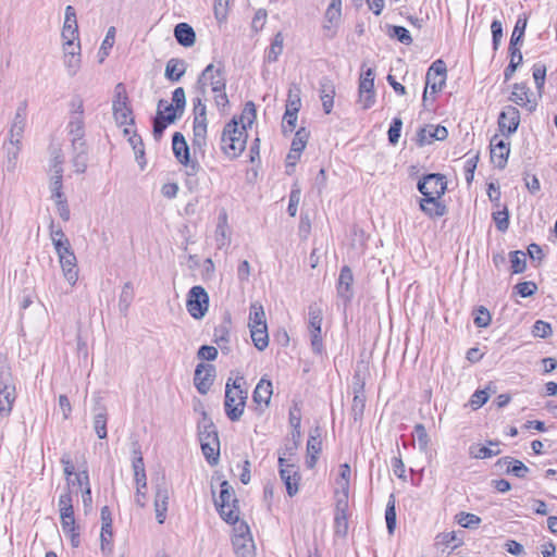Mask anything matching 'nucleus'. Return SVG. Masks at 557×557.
Instances as JSON below:
<instances>
[{
	"mask_svg": "<svg viewBox=\"0 0 557 557\" xmlns=\"http://www.w3.org/2000/svg\"><path fill=\"white\" fill-rule=\"evenodd\" d=\"M530 88L525 84H513L511 95L509 96V101L525 108L528 111L532 112L536 108V102L530 99Z\"/></svg>",
	"mask_w": 557,
	"mask_h": 557,
	"instance_id": "4be33fe9",
	"label": "nucleus"
},
{
	"mask_svg": "<svg viewBox=\"0 0 557 557\" xmlns=\"http://www.w3.org/2000/svg\"><path fill=\"white\" fill-rule=\"evenodd\" d=\"M59 511L62 531H71L72 524H75L73 506L59 508Z\"/></svg>",
	"mask_w": 557,
	"mask_h": 557,
	"instance_id": "bf43d9fd",
	"label": "nucleus"
},
{
	"mask_svg": "<svg viewBox=\"0 0 557 557\" xmlns=\"http://www.w3.org/2000/svg\"><path fill=\"white\" fill-rule=\"evenodd\" d=\"M245 380L243 376H237L232 383L227 381L225 386V400L224 408L227 418L231 421H238L246 406L248 393L243 388Z\"/></svg>",
	"mask_w": 557,
	"mask_h": 557,
	"instance_id": "f257e3e1",
	"label": "nucleus"
},
{
	"mask_svg": "<svg viewBox=\"0 0 557 557\" xmlns=\"http://www.w3.org/2000/svg\"><path fill=\"white\" fill-rule=\"evenodd\" d=\"M134 299V290L131 282H126L123 285L120 299H119V309L120 312L126 314L132 301Z\"/></svg>",
	"mask_w": 557,
	"mask_h": 557,
	"instance_id": "a18cd8bd",
	"label": "nucleus"
},
{
	"mask_svg": "<svg viewBox=\"0 0 557 557\" xmlns=\"http://www.w3.org/2000/svg\"><path fill=\"white\" fill-rule=\"evenodd\" d=\"M66 282L74 286L78 280L77 259L71 246L55 251Z\"/></svg>",
	"mask_w": 557,
	"mask_h": 557,
	"instance_id": "f8f14e48",
	"label": "nucleus"
},
{
	"mask_svg": "<svg viewBox=\"0 0 557 557\" xmlns=\"http://www.w3.org/2000/svg\"><path fill=\"white\" fill-rule=\"evenodd\" d=\"M170 498V486L164 476L156 485L154 492V511L157 521L162 524L166 518L168 504Z\"/></svg>",
	"mask_w": 557,
	"mask_h": 557,
	"instance_id": "2eb2a0df",
	"label": "nucleus"
},
{
	"mask_svg": "<svg viewBox=\"0 0 557 557\" xmlns=\"http://www.w3.org/2000/svg\"><path fill=\"white\" fill-rule=\"evenodd\" d=\"M364 407H366V397H364L362 391H358V392H356V394L354 396L352 405H351V412H352L355 420H358L362 417Z\"/></svg>",
	"mask_w": 557,
	"mask_h": 557,
	"instance_id": "680f3d73",
	"label": "nucleus"
},
{
	"mask_svg": "<svg viewBox=\"0 0 557 557\" xmlns=\"http://www.w3.org/2000/svg\"><path fill=\"white\" fill-rule=\"evenodd\" d=\"M418 190L424 196L423 198L441 199L447 188L446 177L443 174L431 173L424 175L418 182Z\"/></svg>",
	"mask_w": 557,
	"mask_h": 557,
	"instance_id": "0eeeda50",
	"label": "nucleus"
},
{
	"mask_svg": "<svg viewBox=\"0 0 557 557\" xmlns=\"http://www.w3.org/2000/svg\"><path fill=\"white\" fill-rule=\"evenodd\" d=\"M16 398L15 385L9 370L0 371V416L8 417Z\"/></svg>",
	"mask_w": 557,
	"mask_h": 557,
	"instance_id": "423d86ee",
	"label": "nucleus"
},
{
	"mask_svg": "<svg viewBox=\"0 0 557 557\" xmlns=\"http://www.w3.org/2000/svg\"><path fill=\"white\" fill-rule=\"evenodd\" d=\"M500 454V450H493L490 447L482 446L480 444H473L469 447V455L472 458L485 459Z\"/></svg>",
	"mask_w": 557,
	"mask_h": 557,
	"instance_id": "8fccbe9b",
	"label": "nucleus"
},
{
	"mask_svg": "<svg viewBox=\"0 0 557 557\" xmlns=\"http://www.w3.org/2000/svg\"><path fill=\"white\" fill-rule=\"evenodd\" d=\"M413 436L418 442L419 449L426 451L429 448L430 437L423 424L418 423L414 425Z\"/></svg>",
	"mask_w": 557,
	"mask_h": 557,
	"instance_id": "13d9d810",
	"label": "nucleus"
},
{
	"mask_svg": "<svg viewBox=\"0 0 557 557\" xmlns=\"http://www.w3.org/2000/svg\"><path fill=\"white\" fill-rule=\"evenodd\" d=\"M273 395L272 382L262 377L253 391V401L260 407H268Z\"/></svg>",
	"mask_w": 557,
	"mask_h": 557,
	"instance_id": "cd10ccee",
	"label": "nucleus"
},
{
	"mask_svg": "<svg viewBox=\"0 0 557 557\" xmlns=\"http://www.w3.org/2000/svg\"><path fill=\"white\" fill-rule=\"evenodd\" d=\"M208 121H194V146L202 147L206 145Z\"/></svg>",
	"mask_w": 557,
	"mask_h": 557,
	"instance_id": "3c124183",
	"label": "nucleus"
},
{
	"mask_svg": "<svg viewBox=\"0 0 557 557\" xmlns=\"http://www.w3.org/2000/svg\"><path fill=\"white\" fill-rule=\"evenodd\" d=\"M186 308L188 313L196 320L202 319L209 309V294L200 286H193L186 299Z\"/></svg>",
	"mask_w": 557,
	"mask_h": 557,
	"instance_id": "39448f33",
	"label": "nucleus"
},
{
	"mask_svg": "<svg viewBox=\"0 0 557 557\" xmlns=\"http://www.w3.org/2000/svg\"><path fill=\"white\" fill-rule=\"evenodd\" d=\"M215 376V368L212 364L199 363L195 370L194 383L198 392L202 395L210 389Z\"/></svg>",
	"mask_w": 557,
	"mask_h": 557,
	"instance_id": "f3484780",
	"label": "nucleus"
},
{
	"mask_svg": "<svg viewBox=\"0 0 557 557\" xmlns=\"http://www.w3.org/2000/svg\"><path fill=\"white\" fill-rule=\"evenodd\" d=\"M335 86L333 82L326 77L320 82V99L323 110L326 114L331 113L334 104Z\"/></svg>",
	"mask_w": 557,
	"mask_h": 557,
	"instance_id": "2f4dec72",
	"label": "nucleus"
},
{
	"mask_svg": "<svg viewBox=\"0 0 557 557\" xmlns=\"http://www.w3.org/2000/svg\"><path fill=\"white\" fill-rule=\"evenodd\" d=\"M27 119V103L26 101H22L15 111L10 131H9V139L11 143L21 144Z\"/></svg>",
	"mask_w": 557,
	"mask_h": 557,
	"instance_id": "dca6fc26",
	"label": "nucleus"
},
{
	"mask_svg": "<svg viewBox=\"0 0 557 557\" xmlns=\"http://www.w3.org/2000/svg\"><path fill=\"white\" fill-rule=\"evenodd\" d=\"M496 466L505 469V472L519 479H523L529 473V468L520 460L512 457H504L497 460Z\"/></svg>",
	"mask_w": 557,
	"mask_h": 557,
	"instance_id": "a878e982",
	"label": "nucleus"
},
{
	"mask_svg": "<svg viewBox=\"0 0 557 557\" xmlns=\"http://www.w3.org/2000/svg\"><path fill=\"white\" fill-rule=\"evenodd\" d=\"M198 437L200 443L219 440L216 426L206 411H202V419L198 422Z\"/></svg>",
	"mask_w": 557,
	"mask_h": 557,
	"instance_id": "c85d7f7f",
	"label": "nucleus"
},
{
	"mask_svg": "<svg viewBox=\"0 0 557 557\" xmlns=\"http://www.w3.org/2000/svg\"><path fill=\"white\" fill-rule=\"evenodd\" d=\"M448 136V131L442 125H429L419 132V144L421 146L430 145L433 140H444Z\"/></svg>",
	"mask_w": 557,
	"mask_h": 557,
	"instance_id": "bb28decb",
	"label": "nucleus"
},
{
	"mask_svg": "<svg viewBox=\"0 0 557 557\" xmlns=\"http://www.w3.org/2000/svg\"><path fill=\"white\" fill-rule=\"evenodd\" d=\"M214 504L216 507H222V508H224L225 506H228L230 504H232L233 507H236V504H238V500L235 496L234 488L227 481H223L221 483L220 495L214 500Z\"/></svg>",
	"mask_w": 557,
	"mask_h": 557,
	"instance_id": "f704fd0d",
	"label": "nucleus"
},
{
	"mask_svg": "<svg viewBox=\"0 0 557 557\" xmlns=\"http://www.w3.org/2000/svg\"><path fill=\"white\" fill-rule=\"evenodd\" d=\"M300 88L297 85H292L288 90V96L285 106V113L283 121L286 123L284 132L292 133L296 127L298 112L301 107Z\"/></svg>",
	"mask_w": 557,
	"mask_h": 557,
	"instance_id": "1a4fd4ad",
	"label": "nucleus"
},
{
	"mask_svg": "<svg viewBox=\"0 0 557 557\" xmlns=\"http://www.w3.org/2000/svg\"><path fill=\"white\" fill-rule=\"evenodd\" d=\"M342 17V0H332L325 11V23L323 28L329 36L334 35V28L339 24Z\"/></svg>",
	"mask_w": 557,
	"mask_h": 557,
	"instance_id": "5701e85b",
	"label": "nucleus"
},
{
	"mask_svg": "<svg viewBox=\"0 0 557 557\" xmlns=\"http://www.w3.org/2000/svg\"><path fill=\"white\" fill-rule=\"evenodd\" d=\"M100 549L104 556H110L113 552V531L112 527H101Z\"/></svg>",
	"mask_w": 557,
	"mask_h": 557,
	"instance_id": "49530a36",
	"label": "nucleus"
},
{
	"mask_svg": "<svg viewBox=\"0 0 557 557\" xmlns=\"http://www.w3.org/2000/svg\"><path fill=\"white\" fill-rule=\"evenodd\" d=\"M352 282L354 275L350 268L347 265L343 267L338 276L337 294L345 301H349L352 297Z\"/></svg>",
	"mask_w": 557,
	"mask_h": 557,
	"instance_id": "393cba45",
	"label": "nucleus"
},
{
	"mask_svg": "<svg viewBox=\"0 0 557 557\" xmlns=\"http://www.w3.org/2000/svg\"><path fill=\"white\" fill-rule=\"evenodd\" d=\"M446 64L443 60H436L429 67L425 75V89L423 92V102L428 101V90L436 94L445 84Z\"/></svg>",
	"mask_w": 557,
	"mask_h": 557,
	"instance_id": "9d476101",
	"label": "nucleus"
},
{
	"mask_svg": "<svg viewBox=\"0 0 557 557\" xmlns=\"http://www.w3.org/2000/svg\"><path fill=\"white\" fill-rule=\"evenodd\" d=\"M8 159V170L13 171L21 151V144L11 143L4 144Z\"/></svg>",
	"mask_w": 557,
	"mask_h": 557,
	"instance_id": "6e6d98bb",
	"label": "nucleus"
},
{
	"mask_svg": "<svg viewBox=\"0 0 557 557\" xmlns=\"http://www.w3.org/2000/svg\"><path fill=\"white\" fill-rule=\"evenodd\" d=\"M527 27V18L519 16L517 20V23L515 25V28L511 34L510 44L511 46H517L524 35Z\"/></svg>",
	"mask_w": 557,
	"mask_h": 557,
	"instance_id": "0e129e2a",
	"label": "nucleus"
},
{
	"mask_svg": "<svg viewBox=\"0 0 557 557\" xmlns=\"http://www.w3.org/2000/svg\"><path fill=\"white\" fill-rule=\"evenodd\" d=\"M202 454L209 465L215 466L220 460V440L200 443Z\"/></svg>",
	"mask_w": 557,
	"mask_h": 557,
	"instance_id": "4c0bfd02",
	"label": "nucleus"
},
{
	"mask_svg": "<svg viewBox=\"0 0 557 557\" xmlns=\"http://www.w3.org/2000/svg\"><path fill=\"white\" fill-rule=\"evenodd\" d=\"M67 134L71 137L72 148H81L85 143L84 104L82 99L71 102V111L67 122Z\"/></svg>",
	"mask_w": 557,
	"mask_h": 557,
	"instance_id": "7ed1b4c3",
	"label": "nucleus"
},
{
	"mask_svg": "<svg viewBox=\"0 0 557 557\" xmlns=\"http://www.w3.org/2000/svg\"><path fill=\"white\" fill-rule=\"evenodd\" d=\"M246 140V131L244 127H239L238 121L234 117L224 126L221 136V148L228 158L234 159L245 150Z\"/></svg>",
	"mask_w": 557,
	"mask_h": 557,
	"instance_id": "f03ea898",
	"label": "nucleus"
},
{
	"mask_svg": "<svg viewBox=\"0 0 557 557\" xmlns=\"http://www.w3.org/2000/svg\"><path fill=\"white\" fill-rule=\"evenodd\" d=\"M61 36L63 40H78L76 11L72 5H67L65 8V17Z\"/></svg>",
	"mask_w": 557,
	"mask_h": 557,
	"instance_id": "b1692460",
	"label": "nucleus"
},
{
	"mask_svg": "<svg viewBox=\"0 0 557 557\" xmlns=\"http://www.w3.org/2000/svg\"><path fill=\"white\" fill-rule=\"evenodd\" d=\"M174 37L184 47H191L196 41L195 30L187 23H180L175 26Z\"/></svg>",
	"mask_w": 557,
	"mask_h": 557,
	"instance_id": "72a5a7b5",
	"label": "nucleus"
},
{
	"mask_svg": "<svg viewBox=\"0 0 557 557\" xmlns=\"http://www.w3.org/2000/svg\"><path fill=\"white\" fill-rule=\"evenodd\" d=\"M374 77L372 69L363 71L360 75L358 102L363 110L370 109L375 102Z\"/></svg>",
	"mask_w": 557,
	"mask_h": 557,
	"instance_id": "9b49d317",
	"label": "nucleus"
},
{
	"mask_svg": "<svg viewBox=\"0 0 557 557\" xmlns=\"http://www.w3.org/2000/svg\"><path fill=\"white\" fill-rule=\"evenodd\" d=\"M335 534L345 536L348 531V519L344 508L337 506L336 515L334 518Z\"/></svg>",
	"mask_w": 557,
	"mask_h": 557,
	"instance_id": "de8ad7c7",
	"label": "nucleus"
},
{
	"mask_svg": "<svg viewBox=\"0 0 557 557\" xmlns=\"http://www.w3.org/2000/svg\"><path fill=\"white\" fill-rule=\"evenodd\" d=\"M552 332L550 324L543 320L535 321L532 327V335L534 337L546 338L552 335Z\"/></svg>",
	"mask_w": 557,
	"mask_h": 557,
	"instance_id": "774afa93",
	"label": "nucleus"
},
{
	"mask_svg": "<svg viewBox=\"0 0 557 557\" xmlns=\"http://www.w3.org/2000/svg\"><path fill=\"white\" fill-rule=\"evenodd\" d=\"M232 543L237 557H256V546L245 521H240L234 527Z\"/></svg>",
	"mask_w": 557,
	"mask_h": 557,
	"instance_id": "20e7f679",
	"label": "nucleus"
},
{
	"mask_svg": "<svg viewBox=\"0 0 557 557\" xmlns=\"http://www.w3.org/2000/svg\"><path fill=\"white\" fill-rule=\"evenodd\" d=\"M107 420L106 408L102 406L95 408L94 430L100 440L107 437Z\"/></svg>",
	"mask_w": 557,
	"mask_h": 557,
	"instance_id": "58836bf2",
	"label": "nucleus"
},
{
	"mask_svg": "<svg viewBox=\"0 0 557 557\" xmlns=\"http://www.w3.org/2000/svg\"><path fill=\"white\" fill-rule=\"evenodd\" d=\"M61 463L63 465V472L69 487L75 486V481L72 480V478L76 474L75 468L72 462L70 454H64L61 458Z\"/></svg>",
	"mask_w": 557,
	"mask_h": 557,
	"instance_id": "052dcab7",
	"label": "nucleus"
},
{
	"mask_svg": "<svg viewBox=\"0 0 557 557\" xmlns=\"http://www.w3.org/2000/svg\"><path fill=\"white\" fill-rule=\"evenodd\" d=\"M493 220L496 224V227L500 232H506L509 227V212L506 206L503 207L502 210H497L493 212Z\"/></svg>",
	"mask_w": 557,
	"mask_h": 557,
	"instance_id": "4d7b16f0",
	"label": "nucleus"
},
{
	"mask_svg": "<svg viewBox=\"0 0 557 557\" xmlns=\"http://www.w3.org/2000/svg\"><path fill=\"white\" fill-rule=\"evenodd\" d=\"M201 95L206 94V87L211 86L213 92L222 91L225 89V76L222 66H215L214 64H209L200 74L197 82Z\"/></svg>",
	"mask_w": 557,
	"mask_h": 557,
	"instance_id": "6e6552de",
	"label": "nucleus"
},
{
	"mask_svg": "<svg viewBox=\"0 0 557 557\" xmlns=\"http://www.w3.org/2000/svg\"><path fill=\"white\" fill-rule=\"evenodd\" d=\"M322 432L320 426H315L310 430L309 438L307 442V459L306 465L309 469L315 467L319 455L322 450Z\"/></svg>",
	"mask_w": 557,
	"mask_h": 557,
	"instance_id": "6ab92c4d",
	"label": "nucleus"
},
{
	"mask_svg": "<svg viewBox=\"0 0 557 557\" xmlns=\"http://www.w3.org/2000/svg\"><path fill=\"white\" fill-rule=\"evenodd\" d=\"M50 238L55 251L71 246V243L61 227L55 228L53 222L50 223Z\"/></svg>",
	"mask_w": 557,
	"mask_h": 557,
	"instance_id": "c03bdc74",
	"label": "nucleus"
},
{
	"mask_svg": "<svg viewBox=\"0 0 557 557\" xmlns=\"http://www.w3.org/2000/svg\"><path fill=\"white\" fill-rule=\"evenodd\" d=\"M281 480L284 481L288 496H295L299 491L301 474L293 467L281 469Z\"/></svg>",
	"mask_w": 557,
	"mask_h": 557,
	"instance_id": "7c9ffc66",
	"label": "nucleus"
},
{
	"mask_svg": "<svg viewBox=\"0 0 557 557\" xmlns=\"http://www.w3.org/2000/svg\"><path fill=\"white\" fill-rule=\"evenodd\" d=\"M113 116L117 125L123 126L134 124V116L131 107L127 103L112 101Z\"/></svg>",
	"mask_w": 557,
	"mask_h": 557,
	"instance_id": "473e14b6",
	"label": "nucleus"
},
{
	"mask_svg": "<svg viewBox=\"0 0 557 557\" xmlns=\"http://www.w3.org/2000/svg\"><path fill=\"white\" fill-rule=\"evenodd\" d=\"M186 72V63L182 59L172 58L165 66V77L172 82H178Z\"/></svg>",
	"mask_w": 557,
	"mask_h": 557,
	"instance_id": "c9c22d12",
	"label": "nucleus"
},
{
	"mask_svg": "<svg viewBox=\"0 0 557 557\" xmlns=\"http://www.w3.org/2000/svg\"><path fill=\"white\" fill-rule=\"evenodd\" d=\"M301 198V189L297 184H294L293 189L289 195V201L287 207V212L290 216H295L298 210V206Z\"/></svg>",
	"mask_w": 557,
	"mask_h": 557,
	"instance_id": "e2e57ef3",
	"label": "nucleus"
},
{
	"mask_svg": "<svg viewBox=\"0 0 557 557\" xmlns=\"http://www.w3.org/2000/svg\"><path fill=\"white\" fill-rule=\"evenodd\" d=\"M288 423L292 429L290 440L293 442V446H287V449L290 450L297 448L301 441V401L294 400L293 406L289 408Z\"/></svg>",
	"mask_w": 557,
	"mask_h": 557,
	"instance_id": "aec40b11",
	"label": "nucleus"
},
{
	"mask_svg": "<svg viewBox=\"0 0 557 557\" xmlns=\"http://www.w3.org/2000/svg\"><path fill=\"white\" fill-rule=\"evenodd\" d=\"M63 59L69 75H76L81 69V54L70 53V55H64Z\"/></svg>",
	"mask_w": 557,
	"mask_h": 557,
	"instance_id": "338daca9",
	"label": "nucleus"
},
{
	"mask_svg": "<svg viewBox=\"0 0 557 557\" xmlns=\"http://www.w3.org/2000/svg\"><path fill=\"white\" fill-rule=\"evenodd\" d=\"M221 518L226 521L227 523H232V524H238L240 521H239V509H238V504H236V507H233L232 504H230L228 506H225L224 508L222 507H216Z\"/></svg>",
	"mask_w": 557,
	"mask_h": 557,
	"instance_id": "09e8293b",
	"label": "nucleus"
},
{
	"mask_svg": "<svg viewBox=\"0 0 557 557\" xmlns=\"http://www.w3.org/2000/svg\"><path fill=\"white\" fill-rule=\"evenodd\" d=\"M249 326H260L267 324L264 321V311L261 306L252 304L250 307Z\"/></svg>",
	"mask_w": 557,
	"mask_h": 557,
	"instance_id": "69168bd1",
	"label": "nucleus"
},
{
	"mask_svg": "<svg viewBox=\"0 0 557 557\" xmlns=\"http://www.w3.org/2000/svg\"><path fill=\"white\" fill-rule=\"evenodd\" d=\"M323 320V311L317 304H313L309 307V331L321 330Z\"/></svg>",
	"mask_w": 557,
	"mask_h": 557,
	"instance_id": "864d4df0",
	"label": "nucleus"
},
{
	"mask_svg": "<svg viewBox=\"0 0 557 557\" xmlns=\"http://www.w3.org/2000/svg\"><path fill=\"white\" fill-rule=\"evenodd\" d=\"M251 338L255 346L259 350H263L269 344V337L267 332V324L258 325V326H249Z\"/></svg>",
	"mask_w": 557,
	"mask_h": 557,
	"instance_id": "79ce46f5",
	"label": "nucleus"
},
{
	"mask_svg": "<svg viewBox=\"0 0 557 557\" xmlns=\"http://www.w3.org/2000/svg\"><path fill=\"white\" fill-rule=\"evenodd\" d=\"M309 139V132L305 127H300L292 141L290 150L286 157V172L290 174L289 169L294 168L299 160L302 150L306 148Z\"/></svg>",
	"mask_w": 557,
	"mask_h": 557,
	"instance_id": "4468645a",
	"label": "nucleus"
},
{
	"mask_svg": "<svg viewBox=\"0 0 557 557\" xmlns=\"http://www.w3.org/2000/svg\"><path fill=\"white\" fill-rule=\"evenodd\" d=\"M157 112H161L165 121L173 123L184 114L183 112H178V109L174 104L169 103L164 99L158 101Z\"/></svg>",
	"mask_w": 557,
	"mask_h": 557,
	"instance_id": "ea45409f",
	"label": "nucleus"
},
{
	"mask_svg": "<svg viewBox=\"0 0 557 557\" xmlns=\"http://www.w3.org/2000/svg\"><path fill=\"white\" fill-rule=\"evenodd\" d=\"M62 177H63V169L60 165L53 166V175L50 180V191H51V198L55 200L64 199L63 193H62Z\"/></svg>",
	"mask_w": 557,
	"mask_h": 557,
	"instance_id": "e433bc0d",
	"label": "nucleus"
},
{
	"mask_svg": "<svg viewBox=\"0 0 557 557\" xmlns=\"http://www.w3.org/2000/svg\"><path fill=\"white\" fill-rule=\"evenodd\" d=\"M509 257H510L512 273L518 274V273L524 272L525 267H527L525 253L520 250H516V251H511L509 253Z\"/></svg>",
	"mask_w": 557,
	"mask_h": 557,
	"instance_id": "5fc2aeb1",
	"label": "nucleus"
},
{
	"mask_svg": "<svg viewBox=\"0 0 557 557\" xmlns=\"http://www.w3.org/2000/svg\"><path fill=\"white\" fill-rule=\"evenodd\" d=\"M520 124V112L513 106H506L498 116V126L503 134H513Z\"/></svg>",
	"mask_w": 557,
	"mask_h": 557,
	"instance_id": "a211bd4d",
	"label": "nucleus"
},
{
	"mask_svg": "<svg viewBox=\"0 0 557 557\" xmlns=\"http://www.w3.org/2000/svg\"><path fill=\"white\" fill-rule=\"evenodd\" d=\"M419 205L421 211L431 219L441 218L447 212V207L441 199L422 198Z\"/></svg>",
	"mask_w": 557,
	"mask_h": 557,
	"instance_id": "c756f323",
	"label": "nucleus"
},
{
	"mask_svg": "<svg viewBox=\"0 0 557 557\" xmlns=\"http://www.w3.org/2000/svg\"><path fill=\"white\" fill-rule=\"evenodd\" d=\"M172 148L175 158L188 168L187 174L195 175L199 170V165L196 162L189 163V148L182 133H174L172 138Z\"/></svg>",
	"mask_w": 557,
	"mask_h": 557,
	"instance_id": "ddd939ff",
	"label": "nucleus"
},
{
	"mask_svg": "<svg viewBox=\"0 0 557 557\" xmlns=\"http://www.w3.org/2000/svg\"><path fill=\"white\" fill-rule=\"evenodd\" d=\"M125 136H128V143L131 144L137 162L143 165V160L145 157V150H144V143L139 135H137L135 132L131 134V131L128 128H124L123 131Z\"/></svg>",
	"mask_w": 557,
	"mask_h": 557,
	"instance_id": "a19ab883",
	"label": "nucleus"
},
{
	"mask_svg": "<svg viewBox=\"0 0 557 557\" xmlns=\"http://www.w3.org/2000/svg\"><path fill=\"white\" fill-rule=\"evenodd\" d=\"M510 152L509 143L494 136L491 140V160L498 169H504Z\"/></svg>",
	"mask_w": 557,
	"mask_h": 557,
	"instance_id": "412c9836",
	"label": "nucleus"
},
{
	"mask_svg": "<svg viewBox=\"0 0 557 557\" xmlns=\"http://www.w3.org/2000/svg\"><path fill=\"white\" fill-rule=\"evenodd\" d=\"M73 158L72 163L75 168L76 173H84L87 168V146L82 145L81 148H72Z\"/></svg>",
	"mask_w": 557,
	"mask_h": 557,
	"instance_id": "37998d69",
	"label": "nucleus"
},
{
	"mask_svg": "<svg viewBox=\"0 0 557 557\" xmlns=\"http://www.w3.org/2000/svg\"><path fill=\"white\" fill-rule=\"evenodd\" d=\"M385 520L388 533H393L396 527L395 495L391 494L385 510Z\"/></svg>",
	"mask_w": 557,
	"mask_h": 557,
	"instance_id": "603ef678",
	"label": "nucleus"
}]
</instances>
